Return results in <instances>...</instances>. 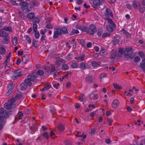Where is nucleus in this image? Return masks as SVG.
<instances>
[{
  "label": "nucleus",
  "instance_id": "55",
  "mask_svg": "<svg viewBox=\"0 0 145 145\" xmlns=\"http://www.w3.org/2000/svg\"><path fill=\"white\" fill-rule=\"evenodd\" d=\"M6 122V121H5L4 118L3 116L0 115V122L1 123L4 122V123H5Z\"/></svg>",
  "mask_w": 145,
  "mask_h": 145
},
{
  "label": "nucleus",
  "instance_id": "36",
  "mask_svg": "<svg viewBox=\"0 0 145 145\" xmlns=\"http://www.w3.org/2000/svg\"><path fill=\"white\" fill-rule=\"evenodd\" d=\"M37 73L40 76H43L44 74V72L42 70H39L37 71Z\"/></svg>",
  "mask_w": 145,
  "mask_h": 145
},
{
  "label": "nucleus",
  "instance_id": "37",
  "mask_svg": "<svg viewBox=\"0 0 145 145\" xmlns=\"http://www.w3.org/2000/svg\"><path fill=\"white\" fill-rule=\"evenodd\" d=\"M25 37L26 39V40L27 41L28 43L30 44L31 43V40L29 38V36L27 35H26L25 36Z\"/></svg>",
  "mask_w": 145,
  "mask_h": 145
},
{
  "label": "nucleus",
  "instance_id": "3",
  "mask_svg": "<svg viewBox=\"0 0 145 145\" xmlns=\"http://www.w3.org/2000/svg\"><path fill=\"white\" fill-rule=\"evenodd\" d=\"M89 29L91 32H90L89 34L91 35H93L94 33L97 32V29L95 26L93 24H91L89 26Z\"/></svg>",
  "mask_w": 145,
  "mask_h": 145
},
{
  "label": "nucleus",
  "instance_id": "12",
  "mask_svg": "<svg viewBox=\"0 0 145 145\" xmlns=\"http://www.w3.org/2000/svg\"><path fill=\"white\" fill-rule=\"evenodd\" d=\"M140 67L144 71H145V58L142 60V62L140 64Z\"/></svg>",
  "mask_w": 145,
  "mask_h": 145
},
{
  "label": "nucleus",
  "instance_id": "45",
  "mask_svg": "<svg viewBox=\"0 0 145 145\" xmlns=\"http://www.w3.org/2000/svg\"><path fill=\"white\" fill-rule=\"evenodd\" d=\"M59 35H58V34L57 32L55 30L54 33V35L53 36V37L54 39H57V38L59 36Z\"/></svg>",
  "mask_w": 145,
  "mask_h": 145
},
{
  "label": "nucleus",
  "instance_id": "46",
  "mask_svg": "<svg viewBox=\"0 0 145 145\" xmlns=\"http://www.w3.org/2000/svg\"><path fill=\"white\" fill-rule=\"evenodd\" d=\"M138 54L141 58H144L145 57V55L142 52H139Z\"/></svg>",
  "mask_w": 145,
  "mask_h": 145
},
{
  "label": "nucleus",
  "instance_id": "24",
  "mask_svg": "<svg viewBox=\"0 0 145 145\" xmlns=\"http://www.w3.org/2000/svg\"><path fill=\"white\" fill-rule=\"evenodd\" d=\"M79 33V31L78 30L72 29L71 32L69 35H72L75 34H77Z\"/></svg>",
  "mask_w": 145,
  "mask_h": 145
},
{
  "label": "nucleus",
  "instance_id": "38",
  "mask_svg": "<svg viewBox=\"0 0 145 145\" xmlns=\"http://www.w3.org/2000/svg\"><path fill=\"white\" fill-rule=\"evenodd\" d=\"M111 35V33H106L103 34L102 35V37L105 38Z\"/></svg>",
  "mask_w": 145,
  "mask_h": 145
},
{
  "label": "nucleus",
  "instance_id": "29",
  "mask_svg": "<svg viewBox=\"0 0 145 145\" xmlns=\"http://www.w3.org/2000/svg\"><path fill=\"white\" fill-rule=\"evenodd\" d=\"M22 74H18L15 76H13L12 77V78L14 80H16L18 78L22 76Z\"/></svg>",
  "mask_w": 145,
  "mask_h": 145
},
{
  "label": "nucleus",
  "instance_id": "27",
  "mask_svg": "<svg viewBox=\"0 0 145 145\" xmlns=\"http://www.w3.org/2000/svg\"><path fill=\"white\" fill-rule=\"evenodd\" d=\"M113 86L115 89H120L122 88L121 86L116 83H114Z\"/></svg>",
  "mask_w": 145,
  "mask_h": 145
},
{
  "label": "nucleus",
  "instance_id": "50",
  "mask_svg": "<svg viewBox=\"0 0 145 145\" xmlns=\"http://www.w3.org/2000/svg\"><path fill=\"white\" fill-rule=\"evenodd\" d=\"M14 72L15 74H21V70L20 69H18L14 70Z\"/></svg>",
  "mask_w": 145,
  "mask_h": 145
},
{
  "label": "nucleus",
  "instance_id": "19",
  "mask_svg": "<svg viewBox=\"0 0 145 145\" xmlns=\"http://www.w3.org/2000/svg\"><path fill=\"white\" fill-rule=\"evenodd\" d=\"M28 60V57L27 55H26L23 56L22 61L23 63H25Z\"/></svg>",
  "mask_w": 145,
  "mask_h": 145
},
{
  "label": "nucleus",
  "instance_id": "4",
  "mask_svg": "<svg viewBox=\"0 0 145 145\" xmlns=\"http://www.w3.org/2000/svg\"><path fill=\"white\" fill-rule=\"evenodd\" d=\"M14 86V85L12 83H10L8 84L7 87L9 88V89L7 93V95H9L12 93Z\"/></svg>",
  "mask_w": 145,
  "mask_h": 145
},
{
  "label": "nucleus",
  "instance_id": "15",
  "mask_svg": "<svg viewBox=\"0 0 145 145\" xmlns=\"http://www.w3.org/2000/svg\"><path fill=\"white\" fill-rule=\"evenodd\" d=\"M101 63L99 62L97 63L94 61H93L91 62V65L92 67H96L98 66H99Z\"/></svg>",
  "mask_w": 145,
  "mask_h": 145
},
{
  "label": "nucleus",
  "instance_id": "40",
  "mask_svg": "<svg viewBox=\"0 0 145 145\" xmlns=\"http://www.w3.org/2000/svg\"><path fill=\"white\" fill-rule=\"evenodd\" d=\"M56 31L57 32L59 35H62L61 31V28H57L56 29Z\"/></svg>",
  "mask_w": 145,
  "mask_h": 145
},
{
  "label": "nucleus",
  "instance_id": "10",
  "mask_svg": "<svg viewBox=\"0 0 145 145\" xmlns=\"http://www.w3.org/2000/svg\"><path fill=\"white\" fill-rule=\"evenodd\" d=\"M119 105V102L117 99L114 100L112 104V107L114 108L117 107Z\"/></svg>",
  "mask_w": 145,
  "mask_h": 145
},
{
  "label": "nucleus",
  "instance_id": "44",
  "mask_svg": "<svg viewBox=\"0 0 145 145\" xmlns=\"http://www.w3.org/2000/svg\"><path fill=\"white\" fill-rule=\"evenodd\" d=\"M71 44L73 45V48H75L76 47V42L75 41L74 39H73L72 40Z\"/></svg>",
  "mask_w": 145,
  "mask_h": 145
},
{
  "label": "nucleus",
  "instance_id": "11",
  "mask_svg": "<svg viewBox=\"0 0 145 145\" xmlns=\"http://www.w3.org/2000/svg\"><path fill=\"white\" fill-rule=\"evenodd\" d=\"M20 6H22L21 8L22 9H23V8H25V7H26L25 9H27V6L29 5L28 3L26 2H22L20 3Z\"/></svg>",
  "mask_w": 145,
  "mask_h": 145
},
{
  "label": "nucleus",
  "instance_id": "2",
  "mask_svg": "<svg viewBox=\"0 0 145 145\" xmlns=\"http://www.w3.org/2000/svg\"><path fill=\"white\" fill-rule=\"evenodd\" d=\"M38 26L36 24H34L33 25V29L34 32L35 33V36L36 39H38L39 38L40 35L39 33L37 30Z\"/></svg>",
  "mask_w": 145,
  "mask_h": 145
},
{
  "label": "nucleus",
  "instance_id": "60",
  "mask_svg": "<svg viewBox=\"0 0 145 145\" xmlns=\"http://www.w3.org/2000/svg\"><path fill=\"white\" fill-rule=\"evenodd\" d=\"M55 130H52L50 132V137H52L55 135Z\"/></svg>",
  "mask_w": 145,
  "mask_h": 145
},
{
  "label": "nucleus",
  "instance_id": "47",
  "mask_svg": "<svg viewBox=\"0 0 145 145\" xmlns=\"http://www.w3.org/2000/svg\"><path fill=\"white\" fill-rule=\"evenodd\" d=\"M134 60L135 63H137L140 60V58L138 56H136L134 58Z\"/></svg>",
  "mask_w": 145,
  "mask_h": 145
},
{
  "label": "nucleus",
  "instance_id": "41",
  "mask_svg": "<svg viewBox=\"0 0 145 145\" xmlns=\"http://www.w3.org/2000/svg\"><path fill=\"white\" fill-rule=\"evenodd\" d=\"M33 22L35 23H38L40 22V20L38 18L35 17L33 19Z\"/></svg>",
  "mask_w": 145,
  "mask_h": 145
},
{
  "label": "nucleus",
  "instance_id": "31",
  "mask_svg": "<svg viewBox=\"0 0 145 145\" xmlns=\"http://www.w3.org/2000/svg\"><path fill=\"white\" fill-rule=\"evenodd\" d=\"M42 136L47 140L49 138L48 133L46 132L42 134Z\"/></svg>",
  "mask_w": 145,
  "mask_h": 145
},
{
  "label": "nucleus",
  "instance_id": "17",
  "mask_svg": "<svg viewBox=\"0 0 145 145\" xmlns=\"http://www.w3.org/2000/svg\"><path fill=\"white\" fill-rule=\"evenodd\" d=\"M57 128L59 131H63L65 129V126L63 124H60L58 126Z\"/></svg>",
  "mask_w": 145,
  "mask_h": 145
},
{
  "label": "nucleus",
  "instance_id": "59",
  "mask_svg": "<svg viewBox=\"0 0 145 145\" xmlns=\"http://www.w3.org/2000/svg\"><path fill=\"white\" fill-rule=\"evenodd\" d=\"M83 26L79 24H76L75 26V27L77 29H79L80 30H82Z\"/></svg>",
  "mask_w": 145,
  "mask_h": 145
},
{
  "label": "nucleus",
  "instance_id": "42",
  "mask_svg": "<svg viewBox=\"0 0 145 145\" xmlns=\"http://www.w3.org/2000/svg\"><path fill=\"white\" fill-rule=\"evenodd\" d=\"M139 10L140 12L142 13L145 11V8L143 7H140L139 6Z\"/></svg>",
  "mask_w": 145,
  "mask_h": 145
},
{
  "label": "nucleus",
  "instance_id": "35",
  "mask_svg": "<svg viewBox=\"0 0 145 145\" xmlns=\"http://www.w3.org/2000/svg\"><path fill=\"white\" fill-rule=\"evenodd\" d=\"M16 100V99L14 97L9 100L8 101V103H11L13 104H14V103Z\"/></svg>",
  "mask_w": 145,
  "mask_h": 145
},
{
  "label": "nucleus",
  "instance_id": "5",
  "mask_svg": "<svg viewBox=\"0 0 145 145\" xmlns=\"http://www.w3.org/2000/svg\"><path fill=\"white\" fill-rule=\"evenodd\" d=\"M94 77L93 76L90 75L86 76L85 78V81L89 83H91L93 82Z\"/></svg>",
  "mask_w": 145,
  "mask_h": 145
},
{
  "label": "nucleus",
  "instance_id": "58",
  "mask_svg": "<svg viewBox=\"0 0 145 145\" xmlns=\"http://www.w3.org/2000/svg\"><path fill=\"white\" fill-rule=\"evenodd\" d=\"M51 87V86L50 84H47L45 85V88L46 89V90H47Z\"/></svg>",
  "mask_w": 145,
  "mask_h": 145
},
{
  "label": "nucleus",
  "instance_id": "8",
  "mask_svg": "<svg viewBox=\"0 0 145 145\" xmlns=\"http://www.w3.org/2000/svg\"><path fill=\"white\" fill-rule=\"evenodd\" d=\"M85 56L84 54H81L79 56L75 57L74 59L76 60H79L80 61H82L85 58Z\"/></svg>",
  "mask_w": 145,
  "mask_h": 145
},
{
  "label": "nucleus",
  "instance_id": "39",
  "mask_svg": "<svg viewBox=\"0 0 145 145\" xmlns=\"http://www.w3.org/2000/svg\"><path fill=\"white\" fill-rule=\"evenodd\" d=\"M2 30L5 31H8L10 32H12V30L11 28L10 27L8 26L4 27Z\"/></svg>",
  "mask_w": 145,
  "mask_h": 145
},
{
  "label": "nucleus",
  "instance_id": "23",
  "mask_svg": "<svg viewBox=\"0 0 145 145\" xmlns=\"http://www.w3.org/2000/svg\"><path fill=\"white\" fill-rule=\"evenodd\" d=\"M90 97L91 99H97L98 97V94L97 93L91 94L90 95Z\"/></svg>",
  "mask_w": 145,
  "mask_h": 145
},
{
  "label": "nucleus",
  "instance_id": "32",
  "mask_svg": "<svg viewBox=\"0 0 145 145\" xmlns=\"http://www.w3.org/2000/svg\"><path fill=\"white\" fill-rule=\"evenodd\" d=\"M106 74L105 73H101L99 77V78L100 80V81H101L102 79L105 77L106 76Z\"/></svg>",
  "mask_w": 145,
  "mask_h": 145
},
{
  "label": "nucleus",
  "instance_id": "16",
  "mask_svg": "<svg viewBox=\"0 0 145 145\" xmlns=\"http://www.w3.org/2000/svg\"><path fill=\"white\" fill-rule=\"evenodd\" d=\"M27 17L29 19H32L35 17V14L33 12H30L27 15Z\"/></svg>",
  "mask_w": 145,
  "mask_h": 145
},
{
  "label": "nucleus",
  "instance_id": "56",
  "mask_svg": "<svg viewBox=\"0 0 145 145\" xmlns=\"http://www.w3.org/2000/svg\"><path fill=\"white\" fill-rule=\"evenodd\" d=\"M64 144L65 145H71L72 144L69 140H66L64 142Z\"/></svg>",
  "mask_w": 145,
  "mask_h": 145
},
{
  "label": "nucleus",
  "instance_id": "22",
  "mask_svg": "<svg viewBox=\"0 0 145 145\" xmlns=\"http://www.w3.org/2000/svg\"><path fill=\"white\" fill-rule=\"evenodd\" d=\"M106 20H107L108 23V24H111L113 27H116V24L111 19L108 18V19H107Z\"/></svg>",
  "mask_w": 145,
  "mask_h": 145
},
{
  "label": "nucleus",
  "instance_id": "62",
  "mask_svg": "<svg viewBox=\"0 0 145 145\" xmlns=\"http://www.w3.org/2000/svg\"><path fill=\"white\" fill-rule=\"evenodd\" d=\"M113 122V120L111 118H108V122L110 126H111L112 125V123Z\"/></svg>",
  "mask_w": 145,
  "mask_h": 145
},
{
  "label": "nucleus",
  "instance_id": "14",
  "mask_svg": "<svg viewBox=\"0 0 145 145\" xmlns=\"http://www.w3.org/2000/svg\"><path fill=\"white\" fill-rule=\"evenodd\" d=\"M79 67L83 70H85L86 67V65L84 62H82L80 63Z\"/></svg>",
  "mask_w": 145,
  "mask_h": 145
},
{
  "label": "nucleus",
  "instance_id": "28",
  "mask_svg": "<svg viewBox=\"0 0 145 145\" xmlns=\"http://www.w3.org/2000/svg\"><path fill=\"white\" fill-rule=\"evenodd\" d=\"M69 66L68 65L65 64L63 65L62 67V69L63 70H66L69 69Z\"/></svg>",
  "mask_w": 145,
  "mask_h": 145
},
{
  "label": "nucleus",
  "instance_id": "51",
  "mask_svg": "<svg viewBox=\"0 0 145 145\" xmlns=\"http://www.w3.org/2000/svg\"><path fill=\"white\" fill-rule=\"evenodd\" d=\"M2 115L3 116V117L6 118H8L9 116L8 114L5 111L4 112V113H3Z\"/></svg>",
  "mask_w": 145,
  "mask_h": 145
},
{
  "label": "nucleus",
  "instance_id": "25",
  "mask_svg": "<svg viewBox=\"0 0 145 145\" xmlns=\"http://www.w3.org/2000/svg\"><path fill=\"white\" fill-rule=\"evenodd\" d=\"M107 30L109 32H112L113 31V27L110 25H107L106 26Z\"/></svg>",
  "mask_w": 145,
  "mask_h": 145
},
{
  "label": "nucleus",
  "instance_id": "30",
  "mask_svg": "<svg viewBox=\"0 0 145 145\" xmlns=\"http://www.w3.org/2000/svg\"><path fill=\"white\" fill-rule=\"evenodd\" d=\"M62 34H66L67 33V29L66 27H63L61 29Z\"/></svg>",
  "mask_w": 145,
  "mask_h": 145
},
{
  "label": "nucleus",
  "instance_id": "57",
  "mask_svg": "<svg viewBox=\"0 0 145 145\" xmlns=\"http://www.w3.org/2000/svg\"><path fill=\"white\" fill-rule=\"evenodd\" d=\"M53 27V26L51 24H49L47 25L46 26L45 28L48 29H52Z\"/></svg>",
  "mask_w": 145,
  "mask_h": 145
},
{
  "label": "nucleus",
  "instance_id": "43",
  "mask_svg": "<svg viewBox=\"0 0 145 145\" xmlns=\"http://www.w3.org/2000/svg\"><path fill=\"white\" fill-rule=\"evenodd\" d=\"M78 65L77 63H73L71 64V67L72 68H76Z\"/></svg>",
  "mask_w": 145,
  "mask_h": 145
},
{
  "label": "nucleus",
  "instance_id": "61",
  "mask_svg": "<svg viewBox=\"0 0 145 145\" xmlns=\"http://www.w3.org/2000/svg\"><path fill=\"white\" fill-rule=\"evenodd\" d=\"M132 49L133 48L131 47L129 48H125V50L127 52V53H128V52L131 51L132 50Z\"/></svg>",
  "mask_w": 145,
  "mask_h": 145
},
{
  "label": "nucleus",
  "instance_id": "9",
  "mask_svg": "<svg viewBox=\"0 0 145 145\" xmlns=\"http://www.w3.org/2000/svg\"><path fill=\"white\" fill-rule=\"evenodd\" d=\"M109 8H107L106 9V12L105 13L103 16V18L105 20H106L109 18V12L108 11Z\"/></svg>",
  "mask_w": 145,
  "mask_h": 145
},
{
  "label": "nucleus",
  "instance_id": "1",
  "mask_svg": "<svg viewBox=\"0 0 145 145\" xmlns=\"http://www.w3.org/2000/svg\"><path fill=\"white\" fill-rule=\"evenodd\" d=\"M37 77L38 75L36 73H34L33 75H28L27 77V79L24 80V82L20 84V89L24 90L26 89L28 86H31L32 84L31 81H34Z\"/></svg>",
  "mask_w": 145,
  "mask_h": 145
},
{
  "label": "nucleus",
  "instance_id": "26",
  "mask_svg": "<svg viewBox=\"0 0 145 145\" xmlns=\"http://www.w3.org/2000/svg\"><path fill=\"white\" fill-rule=\"evenodd\" d=\"M6 52V50L3 47H0V54L1 55L4 54Z\"/></svg>",
  "mask_w": 145,
  "mask_h": 145
},
{
  "label": "nucleus",
  "instance_id": "53",
  "mask_svg": "<svg viewBox=\"0 0 145 145\" xmlns=\"http://www.w3.org/2000/svg\"><path fill=\"white\" fill-rule=\"evenodd\" d=\"M22 95L21 94L18 93L14 97L16 100H18L21 98Z\"/></svg>",
  "mask_w": 145,
  "mask_h": 145
},
{
  "label": "nucleus",
  "instance_id": "18",
  "mask_svg": "<svg viewBox=\"0 0 145 145\" xmlns=\"http://www.w3.org/2000/svg\"><path fill=\"white\" fill-rule=\"evenodd\" d=\"M81 30L84 32H86L89 33L90 32L89 28L86 26H83Z\"/></svg>",
  "mask_w": 145,
  "mask_h": 145
},
{
  "label": "nucleus",
  "instance_id": "48",
  "mask_svg": "<svg viewBox=\"0 0 145 145\" xmlns=\"http://www.w3.org/2000/svg\"><path fill=\"white\" fill-rule=\"evenodd\" d=\"M10 40L9 39L7 38H4L3 39V43L8 44Z\"/></svg>",
  "mask_w": 145,
  "mask_h": 145
},
{
  "label": "nucleus",
  "instance_id": "52",
  "mask_svg": "<svg viewBox=\"0 0 145 145\" xmlns=\"http://www.w3.org/2000/svg\"><path fill=\"white\" fill-rule=\"evenodd\" d=\"M76 137H82L84 139H85L86 138V135H84L83 133H82L81 135H76Z\"/></svg>",
  "mask_w": 145,
  "mask_h": 145
},
{
  "label": "nucleus",
  "instance_id": "21",
  "mask_svg": "<svg viewBox=\"0 0 145 145\" xmlns=\"http://www.w3.org/2000/svg\"><path fill=\"white\" fill-rule=\"evenodd\" d=\"M8 34L5 31H0V36L2 37H6L8 36Z\"/></svg>",
  "mask_w": 145,
  "mask_h": 145
},
{
  "label": "nucleus",
  "instance_id": "33",
  "mask_svg": "<svg viewBox=\"0 0 145 145\" xmlns=\"http://www.w3.org/2000/svg\"><path fill=\"white\" fill-rule=\"evenodd\" d=\"M12 42L13 45L16 46L17 45V39L16 37H14L12 39Z\"/></svg>",
  "mask_w": 145,
  "mask_h": 145
},
{
  "label": "nucleus",
  "instance_id": "64",
  "mask_svg": "<svg viewBox=\"0 0 145 145\" xmlns=\"http://www.w3.org/2000/svg\"><path fill=\"white\" fill-rule=\"evenodd\" d=\"M19 14L21 18L23 19H25V17L23 14L20 12H19Z\"/></svg>",
  "mask_w": 145,
  "mask_h": 145
},
{
  "label": "nucleus",
  "instance_id": "6",
  "mask_svg": "<svg viewBox=\"0 0 145 145\" xmlns=\"http://www.w3.org/2000/svg\"><path fill=\"white\" fill-rule=\"evenodd\" d=\"M104 0H93V6L94 8H96L97 6L100 5L101 3H103Z\"/></svg>",
  "mask_w": 145,
  "mask_h": 145
},
{
  "label": "nucleus",
  "instance_id": "13",
  "mask_svg": "<svg viewBox=\"0 0 145 145\" xmlns=\"http://www.w3.org/2000/svg\"><path fill=\"white\" fill-rule=\"evenodd\" d=\"M133 52H131L129 53H124V55L126 56H128L131 59H133L134 56L135 55L133 54Z\"/></svg>",
  "mask_w": 145,
  "mask_h": 145
},
{
  "label": "nucleus",
  "instance_id": "63",
  "mask_svg": "<svg viewBox=\"0 0 145 145\" xmlns=\"http://www.w3.org/2000/svg\"><path fill=\"white\" fill-rule=\"evenodd\" d=\"M5 111V110L3 108H0V114L2 115Z\"/></svg>",
  "mask_w": 145,
  "mask_h": 145
},
{
  "label": "nucleus",
  "instance_id": "7",
  "mask_svg": "<svg viewBox=\"0 0 145 145\" xmlns=\"http://www.w3.org/2000/svg\"><path fill=\"white\" fill-rule=\"evenodd\" d=\"M4 107L7 109H10L15 107L14 104H13L11 103H6L4 105Z\"/></svg>",
  "mask_w": 145,
  "mask_h": 145
},
{
  "label": "nucleus",
  "instance_id": "20",
  "mask_svg": "<svg viewBox=\"0 0 145 145\" xmlns=\"http://www.w3.org/2000/svg\"><path fill=\"white\" fill-rule=\"evenodd\" d=\"M132 6L135 8L137 9L140 6V5L136 3L135 1H133L132 2Z\"/></svg>",
  "mask_w": 145,
  "mask_h": 145
},
{
  "label": "nucleus",
  "instance_id": "34",
  "mask_svg": "<svg viewBox=\"0 0 145 145\" xmlns=\"http://www.w3.org/2000/svg\"><path fill=\"white\" fill-rule=\"evenodd\" d=\"M16 100V99L14 97L9 100L8 101V103H11L13 104H14V103Z\"/></svg>",
  "mask_w": 145,
  "mask_h": 145
},
{
  "label": "nucleus",
  "instance_id": "49",
  "mask_svg": "<svg viewBox=\"0 0 145 145\" xmlns=\"http://www.w3.org/2000/svg\"><path fill=\"white\" fill-rule=\"evenodd\" d=\"M84 98V95L82 94L80 95L79 97V100L80 101H83V99Z\"/></svg>",
  "mask_w": 145,
  "mask_h": 145
},
{
  "label": "nucleus",
  "instance_id": "54",
  "mask_svg": "<svg viewBox=\"0 0 145 145\" xmlns=\"http://www.w3.org/2000/svg\"><path fill=\"white\" fill-rule=\"evenodd\" d=\"M117 52H115L113 54H112L110 56V58L111 59H112L114 58L115 56H116L117 54Z\"/></svg>",
  "mask_w": 145,
  "mask_h": 145
}]
</instances>
